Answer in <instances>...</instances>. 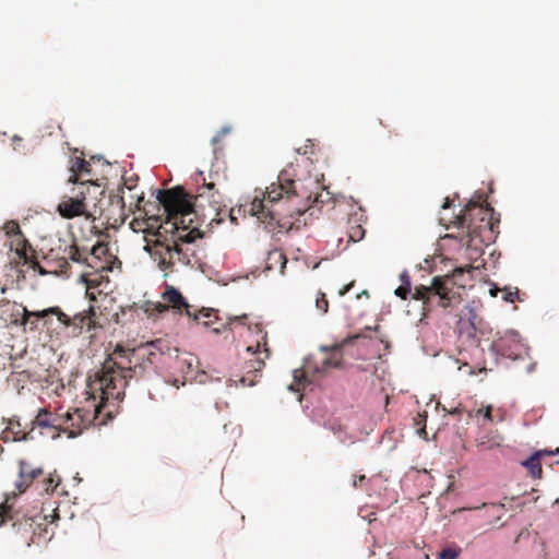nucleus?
<instances>
[{"label":"nucleus","instance_id":"5701e85b","mask_svg":"<svg viewBox=\"0 0 559 559\" xmlns=\"http://www.w3.org/2000/svg\"><path fill=\"white\" fill-rule=\"evenodd\" d=\"M61 483V477L57 474V471L49 473L47 477L40 483V488L38 489L40 493L45 492L47 495H53L57 487Z\"/></svg>","mask_w":559,"mask_h":559},{"label":"nucleus","instance_id":"9b49d317","mask_svg":"<svg viewBox=\"0 0 559 559\" xmlns=\"http://www.w3.org/2000/svg\"><path fill=\"white\" fill-rule=\"evenodd\" d=\"M492 349L500 356L512 360L524 359L527 350L521 343L520 335L516 332H508L491 345Z\"/></svg>","mask_w":559,"mask_h":559},{"label":"nucleus","instance_id":"dca6fc26","mask_svg":"<svg viewBox=\"0 0 559 559\" xmlns=\"http://www.w3.org/2000/svg\"><path fill=\"white\" fill-rule=\"evenodd\" d=\"M104 271H85L81 275L82 282L87 289H97L99 295L107 296L105 292L109 286L108 276L103 274Z\"/></svg>","mask_w":559,"mask_h":559},{"label":"nucleus","instance_id":"1a4fd4ad","mask_svg":"<svg viewBox=\"0 0 559 559\" xmlns=\"http://www.w3.org/2000/svg\"><path fill=\"white\" fill-rule=\"evenodd\" d=\"M71 176L70 182L79 183V189L86 190L87 193H93V200L103 193L100 186L96 183V178L92 171L90 162L82 157H73L70 166Z\"/></svg>","mask_w":559,"mask_h":559},{"label":"nucleus","instance_id":"e433bc0d","mask_svg":"<svg viewBox=\"0 0 559 559\" xmlns=\"http://www.w3.org/2000/svg\"><path fill=\"white\" fill-rule=\"evenodd\" d=\"M492 407L490 405L486 406L485 408H479L477 411V414H483L484 418L488 421H492Z\"/></svg>","mask_w":559,"mask_h":559},{"label":"nucleus","instance_id":"393cba45","mask_svg":"<svg viewBox=\"0 0 559 559\" xmlns=\"http://www.w3.org/2000/svg\"><path fill=\"white\" fill-rule=\"evenodd\" d=\"M461 554L462 548L456 543L450 542L436 554V559H459Z\"/></svg>","mask_w":559,"mask_h":559},{"label":"nucleus","instance_id":"ea45409f","mask_svg":"<svg viewBox=\"0 0 559 559\" xmlns=\"http://www.w3.org/2000/svg\"><path fill=\"white\" fill-rule=\"evenodd\" d=\"M228 133V129H223L221 130L213 139H212V144L215 146L221 140L223 136H225L226 134Z\"/></svg>","mask_w":559,"mask_h":559},{"label":"nucleus","instance_id":"de8ad7c7","mask_svg":"<svg viewBox=\"0 0 559 559\" xmlns=\"http://www.w3.org/2000/svg\"><path fill=\"white\" fill-rule=\"evenodd\" d=\"M228 216L230 218L231 222L236 223L237 218L235 216V209H231L228 213Z\"/></svg>","mask_w":559,"mask_h":559},{"label":"nucleus","instance_id":"2eb2a0df","mask_svg":"<svg viewBox=\"0 0 559 559\" xmlns=\"http://www.w3.org/2000/svg\"><path fill=\"white\" fill-rule=\"evenodd\" d=\"M129 181L123 182L122 187L119 188L115 198L117 204L121 209L128 207L130 212H134L140 209L142 201L144 200V192L138 189L136 185L129 186Z\"/></svg>","mask_w":559,"mask_h":559},{"label":"nucleus","instance_id":"9d476101","mask_svg":"<svg viewBox=\"0 0 559 559\" xmlns=\"http://www.w3.org/2000/svg\"><path fill=\"white\" fill-rule=\"evenodd\" d=\"M93 193H87L84 189H79L74 197H63L57 206L58 213L64 218H74L76 216H90L88 197Z\"/></svg>","mask_w":559,"mask_h":559},{"label":"nucleus","instance_id":"473e14b6","mask_svg":"<svg viewBox=\"0 0 559 559\" xmlns=\"http://www.w3.org/2000/svg\"><path fill=\"white\" fill-rule=\"evenodd\" d=\"M43 474H44V471H43V467H40V466L29 468L28 477H27V487L34 479H36L38 476H40Z\"/></svg>","mask_w":559,"mask_h":559},{"label":"nucleus","instance_id":"a878e982","mask_svg":"<svg viewBox=\"0 0 559 559\" xmlns=\"http://www.w3.org/2000/svg\"><path fill=\"white\" fill-rule=\"evenodd\" d=\"M3 230L9 239L23 235L19 223L15 221H8L4 223Z\"/></svg>","mask_w":559,"mask_h":559},{"label":"nucleus","instance_id":"4c0bfd02","mask_svg":"<svg viewBox=\"0 0 559 559\" xmlns=\"http://www.w3.org/2000/svg\"><path fill=\"white\" fill-rule=\"evenodd\" d=\"M503 299L508 302H514L516 299H519V290L515 289L514 292H511V290L506 292Z\"/></svg>","mask_w":559,"mask_h":559},{"label":"nucleus","instance_id":"c756f323","mask_svg":"<svg viewBox=\"0 0 559 559\" xmlns=\"http://www.w3.org/2000/svg\"><path fill=\"white\" fill-rule=\"evenodd\" d=\"M365 236V229L361 227V225L352 226L348 230V238L349 241L356 242L364 238Z\"/></svg>","mask_w":559,"mask_h":559},{"label":"nucleus","instance_id":"a211bd4d","mask_svg":"<svg viewBox=\"0 0 559 559\" xmlns=\"http://www.w3.org/2000/svg\"><path fill=\"white\" fill-rule=\"evenodd\" d=\"M546 456H525L520 461V465L527 471L533 479H540L543 476L542 463Z\"/></svg>","mask_w":559,"mask_h":559},{"label":"nucleus","instance_id":"2f4dec72","mask_svg":"<svg viewBox=\"0 0 559 559\" xmlns=\"http://www.w3.org/2000/svg\"><path fill=\"white\" fill-rule=\"evenodd\" d=\"M90 253L92 255H95L98 260L102 259V257H106L108 254V248L104 243H97L93 246Z\"/></svg>","mask_w":559,"mask_h":559},{"label":"nucleus","instance_id":"7ed1b4c3","mask_svg":"<svg viewBox=\"0 0 559 559\" xmlns=\"http://www.w3.org/2000/svg\"><path fill=\"white\" fill-rule=\"evenodd\" d=\"M319 182L311 176L300 178L294 165L283 169L276 183L263 191L255 189L250 202L241 204L238 212L254 216L269 231L299 229L300 219L314 204L323 203Z\"/></svg>","mask_w":559,"mask_h":559},{"label":"nucleus","instance_id":"cd10ccee","mask_svg":"<svg viewBox=\"0 0 559 559\" xmlns=\"http://www.w3.org/2000/svg\"><path fill=\"white\" fill-rule=\"evenodd\" d=\"M293 376H294V381H295V384L297 388L294 389L292 385L290 389L296 390V391H299L301 388L305 389V385L308 382L307 377H306V371L302 369H296V370H294Z\"/></svg>","mask_w":559,"mask_h":559},{"label":"nucleus","instance_id":"aec40b11","mask_svg":"<svg viewBox=\"0 0 559 559\" xmlns=\"http://www.w3.org/2000/svg\"><path fill=\"white\" fill-rule=\"evenodd\" d=\"M130 309H141L148 318L166 312V307L159 301L145 300L140 306L134 302Z\"/></svg>","mask_w":559,"mask_h":559},{"label":"nucleus","instance_id":"c03bdc74","mask_svg":"<svg viewBox=\"0 0 559 559\" xmlns=\"http://www.w3.org/2000/svg\"><path fill=\"white\" fill-rule=\"evenodd\" d=\"M533 454H559V448L555 450H539L535 451Z\"/></svg>","mask_w":559,"mask_h":559},{"label":"nucleus","instance_id":"423d86ee","mask_svg":"<svg viewBox=\"0 0 559 559\" xmlns=\"http://www.w3.org/2000/svg\"><path fill=\"white\" fill-rule=\"evenodd\" d=\"M46 260L47 263L56 260L57 266L48 271L55 274H67L70 267L69 261L85 264L91 271H110L108 261L103 262L85 249L79 248L74 240L71 242L60 240L58 247L50 250Z\"/></svg>","mask_w":559,"mask_h":559},{"label":"nucleus","instance_id":"4be33fe9","mask_svg":"<svg viewBox=\"0 0 559 559\" xmlns=\"http://www.w3.org/2000/svg\"><path fill=\"white\" fill-rule=\"evenodd\" d=\"M29 468H33V466L27 463L25 460L19 461V475L17 479L14 481V487L20 491L23 492L27 489V477Z\"/></svg>","mask_w":559,"mask_h":559},{"label":"nucleus","instance_id":"6ab92c4d","mask_svg":"<svg viewBox=\"0 0 559 559\" xmlns=\"http://www.w3.org/2000/svg\"><path fill=\"white\" fill-rule=\"evenodd\" d=\"M349 340L344 341L342 344L335 345L328 354V356L322 360L320 371H326L330 368H337L341 366L342 361V347L348 343Z\"/></svg>","mask_w":559,"mask_h":559},{"label":"nucleus","instance_id":"c85d7f7f","mask_svg":"<svg viewBox=\"0 0 559 559\" xmlns=\"http://www.w3.org/2000/svg\"><path fill=\"white\" fill-rule=\"evenodd\" d=\"M29 248H20L14 250L16 254L15 263H23V264H29L32 261V257L28 254ZM35 265H37V262H34Z\"/></svg>","mask_w":559,"mask_h":559},{"label":"nucleus","instance_id":"4468645a","mask_svg":"<svg viewBox=\"0 0 559 559\" xmlns=\"http://www.w3.org/2000/svg\"><path fill=\"white\" fill-rule=\"evenodd\" d=\"M51 310H56V306L36 311L28 310L26 307L21 306V312L17 311L16 313V316H21V318L12 320V323L22 326L24 331L35 332L40 328L41 319H45L48 313H51Z\"/></svg>","mask_w":559,"mask_h":559},{"label":"nucleus","instance_id":"c9c22d12","mask_svg":"<svg viewBox=\"0 0 559 559\" xmlns=\"http://www.w3.org/2000/svg\"><path fill=\"white\" fill-rule=\"evenodd\" d=\"M365 483H367L366 475H354L353 476V487L362 488Z\"/></svg>","mask_w":559,"mask_h":559},{"label":"nucleus","instance_id":"6e6552de","mask_svg":"<svg viewBox=\"0 0 559 559\" xmlns=\"http://www.w3.org/2000/svg\"><path fill=\"white\" fill-rule=\"evenodd\" d=\"M50 312H53L57 321L64 329H71L74 335H79L84 328H86L87 331H92L102 326L95 311V306L93 305H91L87 310L76 313L73 317L63 312L58 306H56V310H51Z\"/></svg>","mask_w":559,"mask_h":559},{"label":"nucleus","instance_id":"412c9836","mask_svg":"<svg viewBox=\"0 0 559 559\" xmlns=\"http://www.w3.org/2000/svg\"><path fill=\"white\" fill-rule=\"evenodd\" d=\"M287 259L283 251L273 250L270 251L266 258V269L274 270L278 269L281 274H284V270L286 267Z\"/></svg>","mask_w":559,"mask_h":559},{"label":"nucleus","instance_id":"39448f33","mask_svg":"<svg viewBox=\"0 0 559 559\" xmlns=\"http://www.w3.org/2000/svg\"><path fill=\"white\" fill-rule=\"evenodd\" d=\"M472 270L473 266L468 265L467 267H456L452 274L436 276L431 280L429 286H416L412 297L423 301L424 310H429L433 298L438 299V306L442 308L451 307L453 304L461 301L459 290H454V286L459 284L457 278L464 276L465 272L469 273Z\"/></svg>","mask_w":559,"mask_h":559},{"label":"nucleus","instance_id":"f8f14e48","mask_svg":"<svg viewBox=\"0 0 559 559\" xmlns=\"http://www.w3.org/2000/svg\"><path fill=\"white\" fill-rule=\"evenodd\" d=\"M163 305L166 307V311L173 310L179 314H186L187 317L192 316L191 306L182 294L173 285H166L165 290L162 293Z\"/></svg>","mask_w":559,"mask_h":559},{"label":"nucleus","instance_id":"6e6d98bb","mask_svg":"<svg viewBox=\"0 0 559 559\" xmlns=\"http://www.w3.org/2000/svg\"><path fill=\"white\" fill-rule=\"evenodd\" d=\"M554 463H555L556 465H559V456H558V460H556Z\"/></svg>","mask_w":559,"mask_h":559},{"label":"nucleus","instance_id":"864d4df0","mask_svg":"<svg viewBox=\"0 0 559 559\" xmlns=\"http://www.w3.org/2000/svg\"><path fill=\"white\" fill-rule=\"evenodd\" d=\"M461 288H464V284H462V283L459 284V288L457 289H461Z\"/></svg>","mask_w":559,"mask_h":559},{"label":"nucleus","instance_id":"58836bf2","mask_svg":"<svg viewBox=\"0 0 559 559\" xmlns=\"http://www.w3.org/2000/svg\"><path fill=\"white\" fill-rule=\"evenodd\" d=\"M400 281L402 282V286L411 287V278L407 271L400 274Z\"/></svg>","mask_w":559,"mask_h":559},{"label":"nucleus","instance_id":"ddd939ff","mask_svg":"<svg viewBox=\"0 0 559 559\" xmlns=\"http://www.w3.org/2000/svg\"><path fill=\"white\" fill-rule=\"evenodd\" d=\"M34 424L41 429L39 433L44 435L43 430H47L46 433L53 439L59 436L60 427L64 425V418L63 415L52 413L47 408H40Z\"/></svg>","mask_w":559,"mask_h":559},{"label":"nucleus","instance_id":"3c124183","mask_svg":"<svg viewBox=\"0 0 559 559\" xmlns=\"http://www.w3.org/2000/svg\"><path fill=\"white\" fill-rule=\"evenodd\" d=\"M425 418H426V416H423L421 414H418V421L416 424L418 425L419 421L425 420Z\"/></svg>","mask_w":559,"mask_h":559},{"label":"nucleus","instance_id":"20e7f679","mask_svg":"<svg viewBox=\"0 0 559 559\" xmlns=\"http://www.w3.org/2000/svg\"><path fill=\"white\" fill-rule=\"evenodd\" d=\"M481 195L477 201L469 200L464 213L456 215L447 228L451 225L457 229V234L448 235V237L459 238L462 245L471 247L478 239L481 243H488L495 240L498 234L499 219L493 217L495 212Z\"/></svg>","mask_w":559,"mask_h":559},{"label":"nucleus","instance_id":"49530a36","mask_svg":"<svg viewBox=\"0 0 559 559\" xmlns=\"http://www.w3.org/2000/svg\"><path fill=\"white\" fill-rule=\"evenodd\" d=\"M126 181H129V186L131 185H136L138 186V178L133 179V178H124L123 182Z\"/></svg>","mask_w":559,"mask_h":559},{"label":"nucleus","instance_id":"b1692460","mask_svg":"<svg viewBox=\"0 0 559 559\" xmlns=\"http://www.w3.org/2000/svg\"><path fill=\"white\" fill-rule=\"evenodd\" d=\"M193 319V321L200 322L205 326H211L215 323L217 320V311L214 309H201L199 311L192 312V316L190 317Z\"/></svg>","mask_w":559,"mask_h":559},{"label":"nucleus","instance_id":"8fccbe9b","mask_svg":"<svg viewBox=\"0 0 559 559\" xmlns=\"http://www.w3.org/2000/svg\"><path fill=\"white\" fill-rule=\"evenodd\" d=\"M74 480L76 484H80L82 481V478L79 476V473L74 476Z\"/></svg>","mask_w":559,"mask_h":559},{"label":"nucleus","instance_id":"5fc2aeb1","mask_svg":"<svg viewBox=\"0 0 559 559\" xmlns=\"http://www.w3.org/2000/svg\"><path fill=\"white\" fill-rule=\"evenodd\" d=\"M362 296H368V292H367V290H364V292H362Z\"/></svg>","mask_w":559,"mask_h":559},{"label":"nucleus","instance_id":"0eeeda50","mask_svg":"<svg viewBox=\"0 0 559 559\" xmlns=\"http://www.w3.org/2000/svg\"><path fill=\"white\" fill-rule=\"evenodd\" d=\"M254 330L260 336L255 345H249L246 348V360L241 367V373L236 374L234 381L236 385L253 386L262 376L265 367V360L270 358L271 350L267 347V333L263 331L261 324H255Z\"/></svg>","mask_w":559,"mask_h":559},{"label":"nucleus","instance_id":"09e8293b","mask_svg":"<svg viewBox=\"0 0 559 559\" xmlns=\"http://www.w3.org/2000/svg\"><path fill=\"white\" fill-rule=\"evenodd\" d=\"M451 206V201L449 198L444 199V202L442 204V209H449Z\"/></svg>","mask_w":559,"mask_h":559},{"label":"nucleus","instance_id":"f3484780","mask_svg":"<svg viewBox=\"0 0 559 559\" xmlns=\"http://www.w3.org/2000/svg\"><path fill=\"white\" fill-rule=\"evenodd\" d=\"M3 498V501L0 503V525L14 519L16 512L13 502L19 498V493L14 491L4 492Z\"/></svg>","mask_w":559,"mask_h":559},{"label":"nucleus","instance_id":"79ce46f5","mask_svg":"<svg viewBox=\"0 0 559 559\" xmlns=\"http://www.w3.org/2000/svg\"><path fill=\"white\" fill-rule=\"evenodd\" d=\"M51 317H55L53 313H48L45 319H41V328L50 329L51 325Z\"/></svg>","mask_w":559,"mask_h":559},{"label":"nucleus","instance_id":"f704fd0d","mask_svg":"<svg viewBox=\"0 0 559 559\" xmlns=\"http://www.w3.org/2000/svg\"><path fill=\"white\" fill-rule=\"evenodd\" d=\"M412 292V288L411 287H406V286H399L396 289H395V295L402 299H406L407 296L411 294Z\"/></svg>","mask_w":559,"mask_h":559},{"label":"nucleus","instance_id":"72a5a7b5","mask_svg":"<svg viewBox=\"0 0 559 559\" xmlns=\"http://www.w3.org/2000/svg\"><path fill=\"white\" fill-rule=\"evenodd\" d=\"M12 147L14 151L24 152L25 146L23 144V139L19 135H13L12 139Z\"/></svg>","mask_w":559,"mask_h":559},{"label":"nucleus","instance_id":"f03ea898","mask_svg":"<svg viewBox=\"0 0 559 559\" xmlns=\"http://www.w3.org/2000/svg\"><path fill=\"white\" fill-rule=\"evenodd\" d=\"M163 353L156 343L150 342L136 348H124L117 345L107 356L94 377L87 382V393L91 395L86 404L73 413L63 415V429L69 438L76 437L83 429L94 424L105 412V418L98 425L106 424L118 412L119 404L124 399L128 381L142 378L160 361Z\"/></svg>","mask_w":559,"mask_h":559},{"label":"nucleus","instance_id":"a18cd8bd","mask_svg":"<svg viewBox=\"0 0 559 559\" xmlns=\"http://www.w3.org/2000/svg\"><path fill=\"white\" fill-rule=\"evenodd\" d=\"M234 321L239 322L241 324H245V322L247 321V316L243 314V316H240V317H235Z\"/></svg>","mask_w":559,"mask_h":559},{"label":"nucleus","instance_id":"37998d69","mask_svg":"<svg viewBox=\"0 0 559 559\" xmlns=\"http://www.w3.org/2000/svg\"><path fill=\"white\" fill-rule=\"evenodd\" d=\"M355 285V281H352L350 283H348L347 285L343 286V288H341L338 290V295L340 296H344L346 295L352 288L353 286Z\"/></svg>","mask_w":559,"mask_h":559},{"label":"nucleus","instance_id":"7c9ffc66","mask_svg":"<svg viewBox=\"0 0 559 559\" xmlns=\"http://www.w3.org/2000/svg\"><path fill=\"white\" fill-rule=\"evenodd\" d=\"M316 307L321 313H326L329 309V301L324 293L319 292L316 298Z\"/></svg>","mask_w":559,"mask_h":559},{"label":"nucleus","instance_id":"a19ab883","mask_svg":"<svg viewBox=\"0 0 559 559\" xmlns=\"http://www.w3.org/2000/svg\"><path fill=\"white\" fill-rule=\"evenodd\" d=\"M100 295L97 293V289H87L86 288V297L91 300V301H97V298L99 297Z\"/></svg>","mask_w":559,"mask_h":559},{"label":"nucleus","instance_id":"bb28decb","mask_svg":"<svg viewBox=\"0 0 559 559\" xmlns=\"http://www.w3.org/2000/svg\"><path fill=\"white\" fill-rule=\"evenodd\" d=\"M9 248L11 251H14L20 248H31L28 240L24 237V235H20L12 239H9Z\"/></svg>","mask_w":559,"mask_h":559},{"label":"nucleus","instance_id":"603ef678","mask_svg":"<svg viewBox=\"0 0 559 559\" xmlns=\"http://www.w3.org/2000/svg\"><path fill=\"white\" fill-rule=\"evenodd\" d=\"M418 432L420 436H424V435L426 436V431L424 428L418 429Z\"/></svg>","mask_w":559,"mask_h":559},{"label":"nucleus","instance_id":"f257e3e1","mask_svg":"<svg viewBox=\"0 0 559 559\" xmlns=\"http://www.w3.org/2000/svg\"><path fill=\"white\" fill-rule=\"evenodd\" d=\"M157 199L166 214L165 226L146 237L144 250L157 263L164 276L173 272L177 264L199 266L203 261V249L197 243L204 233L199 225L193 224L194 216L199 222L209 226L221 224L227 214L223 209L221 193L213 182L203 183L195 195L188 193L182 187L163 190Z\"/></svg>","mask_w":559,"mask_h":559}]
</instances>
